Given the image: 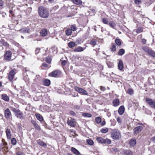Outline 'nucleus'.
Returning a JSON list of instances; mask_svg holds the SVG:
<instances>
[{
	"label": "nucleus",
	"instance_id": "12",
	"mask_svg": "<svg viewBox=\"0 0 155 155\" xmlns=\"http://www.w3.org/2000/svg\"><path fill=\"white\" fill-rule=\"evenodd\" d=\"M12 53L10 51H7L4 55V58L5 60L10 61L11 58Z\"/></svg>",
	"mask_w": 155,
	"mask_h": 155
},
{
	"label": "nucleus",
	"instance_id": "14",
	"mask_svg": "<svg viewBox=\"0 0 155 155\" xmlns=\"http://www.w3.org/2000/svg\"><path fill=\"white\" fill-rule=\"evenodd\" d=\"M143 127L141 126H138L134 128L133 130L134 133L137 134L141 132L143 129Z\"/></svg>",
	"mask_w": 155,
	"mask_h": 155
},
{
	"label": "nucleus",
	"instance_id": "17",
	"mask_svg": "<svg viewBox=\"0 0 155 155\" xmlns=\"http://www.w3.org/2000/svg\"><path fill=\"white\" fill-rule=\"evenodd\" d=\"M124 65L123 62L121 60L119 61L118 64V68L120 71H121L123 68Z\"/></svg>",
	"mask_w": 155,
	"mask_h": 155
},
{
	"label": "nucleus",
	"instance_id": "15",
	"mask_svg": "<svg viewBox=\"0 0 155 155\" xmlns=\"http://www.w3.org/2000/svg\"><path fill=\"white\" fill-rule=\"evenodd\" d=\"M5 133L7 139H10L11 138L12 136L11 132L10 129L8 128L6 129L5 130Z\"/></svg>",
	"mask_w": 155,
	"mask_h": 155
},
{
	"label": "nucleus",
	"instance_id": "20",
	"mask_svg": "<svg viewBox=\"0 0 155 155\" xmlns=\"http://www.w3.org/2000/svg\"><path fill=\"white\" fill-rule=\"evenodd\" d=\"M42 84L46 86H49L50 84V81L48 79H45L43 80Z\"/></svg>",
	"mask_w": 155,
	"mask_h": 155
},
{
	"label": "nucleus",
	"instance_id": "52",
	"mask_svg": "<svg viewBox=\"0 0 155 155\" xmlns=\"http://www.w3.org/2000/svg\"><path fill=\"white\" fill-rule=\"evenodd\" d=\"M61 64L63 66H64L65 65L66 63V61H61Z\"/></svg>",
	"mask_w": 155,
	"mask_h": 155
},
{
	"label": "nucleus",
	"instance_id": "21",
	"mask_svg": "<svg viewBox=\"0 0 155 155\" xmlns=\"http://www.w3.org/2000/svg\"><path fill=\"white\" fill-rule=\"evenodd\" d=\"M71 151L76 155H80V153L75 148L72 147L71 148Z\"/></svg>",
	"mask_w": 155,
	"mask_h": 155
},
{
	"label": "nucleus",
	"instance_id": "19",
	"mask_svg": "<svg viewBox=\"0 0 155 155\" xmlns=\"http://www.w3.org/2000/svg\"><path fill=\"white\" fill-rule=\"evenodd\" d=\"M124 107L123 106H120L118 110L119 114L120 115H122L124 113Z\"/></svg>",
	"mask_w": 155,
	"mask_h": 155
},
{
	"label": "nucleus",
	"instance_id": "2",
	"mask_svg": "<svg viewBox=\"0 0 155 155\" xmlns=\"http://www.w3.org/2000/svg\"><path fill=\"white\" fill-rule=\"evenodd\" d=\"M111 137L114 140H119L121 137L120 133L118 130L114 129L112 131Z\"/></svg>",
	"mask_w": 155,
	"mask_h": 155
},
{
	"label": "nucleus",
	"instance_id": "7",
	"mask_svg": "<svg viewBox=\"0 0 155 155\" xmlns=\"http://www.w3.org/2000/svg\"><path fill=\"white\" fill-rule=\"evenodd\" d=\"M8 144L5 141L4 139L2 140V143L0 145V151H6L8 149V147L7 146Z\"/></svg>",
	"mask_w": 155,
	"mask_h": 155
},
{
	"label": "nucleus",
	"instance_id": "61",
	"mask_svg": "<svg viewBox=\"0 0 155 155\" xmlns=\"http://www.w3.org/2000/svg\"><path fill=\"white\" fill-rule=\"evenodd\" d=\"M151 140L155 143V136L151 138Z\"/></svg>",
	"mask_w": 155,
	"mask_h": 155
},
{
	"label": "nucleus",
	"instance_id": "22",
	"mask_svg": "<svg viewBox=\"0 0 155 155\" xmlns=\"http://www.w3.org/2000/svg\"><path fill=\"white\" fill-rule=\"evenodd\" d=\"M113 105L115 107H117L119 105V100L118 99H116L114 100L113 102Z\"/></svg>",
	"mask_w": 155,
	"mask_h": 155
},
{
	"label": "nucleus",
	"instance_id": "41",
	"mask_svg": "<svg viewBox=\"0 0 155 155\" xmlns=\"http://www.w3.org/2000/svg\"><path fill=\"white\" fill-rule=\"evenodd\" d=\"M127 93L131 95L133 94L134 91L131 89L129 88L128 89L127 91Z\"/></svg>",
	"mask_w": 155,
	"mask_h": 155
},
{
	"label": "nucleus",
	"instance_id": "39",
	"mask_svg": "<svg viewBox=\"0 0 155 155\" xmlns=\"http://www.w3.org/2000/svg\"><path fill=\"white\" fill-rule=\"evenodd\" d=\"M87 143L90 145H92L94 144V142L93 140L90 139H88L87 140Z\"/></svg>",
	"mask_w": 155,
	"mask_h": 155
},
{
	"label": "nucleus",
	"instance_id": "1",
	"mask_svg": "<svg viewBox=\"0 0 155 155\" xmlns=\"http://www.w3.org/2000/svg\"><path fill=\"white\" fill-rule=\"evenodd\" d=\"M38 14L41 18H48L49 15V12L47 8L44 7L40 6L38 8Z\"/></svg>",
	"mask_w": 155,
	"mask_h": 155
},
{
	"label": "nucleus",
	"instance_id": "54",
	"mask_svg": "<svg viewBox=\"0 0 155 155\" xmlns=\"http://www.w3.org/2000/svg\"><path fill=\"white\" fill-rule=\"evenodd\" d=\"M42 66L45 68L48 67V65L46 63H45L42 64Z\"/></svg>",
	"mask_w": 155,
	"mask_h": 155
},
{
	"label": "nucleus",
	"instance_id": "6",
	"mask_svg": "<svg viewBox=\"0 0 155 155\" xmlns=\"http://www.w3.org/2000/svg\"><path fill=\"white\" fill-rule=\"evenodd\" d=\"M97 140L100 143H107L110 144L111 143V140L108 139H104L101 137H97Z\"/></svg>",
	"mask_w": 155,
	"mask_h": 155
},
{
	"label": "nucleus",
	"instance_id": "16",
	"mask_svg": "<svg viewBox=\"0 0 155 155\" xmlns=\"http://www.w3.org/2000/svg\"><path fill=\"white\" fill-rule=\"evenodd\" d=\"M32 124L34 125L35 129L38 131H39L41 130V128L37 124V123L34 120L31 121Z\"/></svg>",
	"mask_w": 155,
	"mask_h": 155
},
{
	"label": "nucleus",
	"instance_id": "59",
	"mask_svg": "<svg viewBox=\"0 0 155 155\" xmlns=\"http://www.w3.org/2000/svg\"><path fill=\"white\" fill-rule=\"evenodd\" d=\"M100 89H101V90L103 91H104L105 90V88L104 87H103L102 86H101L100 87Z\"/></svg>",
	"mask_w": 155,
	"mask_h": 155
},
{
	"label": "nucleus",
	"instance_id": "3",
	"mask_svg": "<svg viewBox=\"0 0 155 155\" xmlns=\"http://www.w3.org/2000/svg\"><path fill=\"white\" fill-rule=\"evenodd\" d=\"M11 110L15 113V116L18 118L20 119H22L24 118L23 113L19 109L12 107Z\"/></svg>",
	"mask_w": 155,
	"mask_h": 155
},
{
	"label": "nucleus",
	"instance_id": "36",
	"mask_svg": "<svg viewBox=\"0 0 155 155\" xmlns=\"http://www.w3.org/2000/svg\"><path fill=\"white\" fill-rule=\"evenodd\" d=\"M95 121L97 124H99L101 121V118L100 117H97L95 118Z\"/></svg>",
	"mask_w": 155,
	"mask_h": 155
},
{
	"label": "nucleus",
	"instance_id": "56",
	"mask_svg": "<svg viewBox=\"0 0 155 155\" xmlns=\"http://www.w3.org/2000/svg\"><path fill=\"white\" fill-rule=\"evenodd\" d=\"M4 5V2L2 0H0V6H2Z\"/></svg>",
	"mask_w": 155,
	"mask_h": 155
},
{
	"label": "nucleus",
	"instance_id": "34",
	"mask_svg": "<svg viewBox=\"0 0 155 155\" xmlns=\"http://www.w3.org/2000/svg\"><path fill=\"white\" fill-rule=\"evenodd\" d=\"M75 45V43L73 41L70 42L68 43V45L70 48L74 47Z\"/></svg>",
	"mask_w": 155,
	"mask_h": 155
},
{
	"label": "nucleus",
	"instance_id": "60",
	"mask_svg": "<svg viewBox=\"0 0 155 155\" xmlns=\"http://www.w3.org/2000/svg\"><path fill=\"white\" fill-rule=\"evenodd\" d=\"M105 124V120L103 121L101 123V124L102 126H104Z\"/></svg>",
	"mask_w": 155,
	"mask_h": 155
},
{
	"label": "nucleus",
	"instance_id": "37",
	"mask_svg": "<svg viewBox=\"0 0 155 155\" xmlns=\"http://www.w3.org/2000/svg\"><path fill=\"white\" fill-rule=\"evenodd\" d=\"M97 41L95 39H92L90 42V44L94 46L96 44Z\"/></svg>",
	"mask_w": 155,
	"mask_h": 155
},
{
	"label": "nucleus",
	"instance_id": "23",
	"mask_svg": "<svg viewBox=\"0 0 155 155\" xmlns=\"http://www.w3.org/2000/svg\"><path fill=\"white\" fill-rule=\"evenodd\" d=\"M71 1L74 4L78 5H81L82 4V2L81 0H71Z\"/></svg>",
	"mask_w": 155,
	"mask_h": 155
},
{
	"label": "nucleus",
	"instance_id": "62",
	"mask_svg": "<svg viewBox=\"0 0 155 155\" xmlns=\"http://www.w3.org/2000/svg\"><path fill=\"white\" fill-rule=\"evenodd\" d=\"M149 20V19L147 18H144L143 19V20H144V21H145V20L148 21Z\"/></svg>",
	"mask_w": 155,
	"mask_h": 155
},
{
	"label": "nucleus",
	"instance_id": "27",
	"mask_svg": "<svg viewBox=\"0 0 155 155\" xmlns=\"http://www.w3.org/2000/svg\"><path fill=\"white\" fill-rule=\"evenodd\" d=\"M84 50L83 48L81 47H78L74 49V51L75 52H79L83 51Z\"/></svg>",
	"mask_w": 155,
	"mask_h": 155
},
{
	"label": "nucleus",
	"instance_id": "18",
	"mask_svg": "<svg viewBox=\"0 0 155 155\" xmlns=\"http://www.w3.org/2000/svg\"><path fill=\"white\" fill-rule=\"evenodd\" d=\"M48 33V31L45 28H43L42 29L40 32L41 35V36L43 37L46 36Z\"/></svg>",
	"mask_w": 155,
	"mask_h": 155
},
{
	"label": "nucleus",
	"instance_id": "28",
	"mask_svg": "<svg viewBox=\"0 0 155 155\" xmlns=\"http://www.w3.org/2000/svg\"><path fill=\"white\" fill-rule=\"evenodd\" d=\"M136 143V140L134 139L131 140L129 142L130 145L132 147H133L135 145Z\"/></svg>",
	"mask_w": 155,
	"mask_h": 155
},
{
	"label": "nucleus",
	"instance_id": "8",
	"mask_svg": "<svg viewBox=\"0 0 155 155\" xmlns=\"http://www.w3.org/2000/svg\"><path fill=\"white\" fill-rule=\"evenodd\" d=\"M4 116L5 118L8 120H12V115L10 110L8 108H6L4 111Z\"/></svg>",
	"mask_w": 155,
	"mask_h": 155
},
{
	"label": "nucleus",
	"instance_id": "44",
	"mask_svg": "<svg viewBox=\"0 0 155 155\" xmlns=\"http://www.w3.org/2000/svg\"><path fill=\"white\" fill-rule=\"evenodd\" d=\"M115 43H116L118 45H121V41L119 39H117L115 40Z\"/></svg>",
	"mask_w": 155,
	"mask_h": 155
},
{
	"label": "nucleus",
	"instance_id": "25",
	"mask_svg": "<svg viewBox=\"0 0 155 155\" xmlns=\"http://www.w3.org/2000/svg\"><path fill=\"white\" fill-rule=\"evenodd\" d=\"M37 143L38 144L42 147H46L47 145L45 143L43 142L40 140H37Z\"/></svg>",
	"mask_w": 155,
	"mask_h": 155
},
{
	"label": "nucleus",
	"instance_id": "4",
	"mask_svg": "<svg viewBox=\"0 0 155 155\" xmlns=\"http://www.w3.org/2000/svg\"><path fill=\"white\" fill-rule=\"evenodd\" d=\"M142 49L149 55L153 57H155V52L152 49H150L149 47L144 46L142 48Z\"/></svg>",
	"mask_w": 155,
	"mask_h": 155
},
{
	"label": "nucleus",
	"instance_id": "10",
	"mask_svg": "<svg viewBox=\"0 0 155 155\" xmlns=\"http://www.w3.org/2000/svg\"><path fill=\"white\" fill-rule=\"evenodd\" d=\"M67 123L68 125L73 127H74L76 125V122L75 119L71 118V117H69L68 118L67 120Z\"/></svg>",
	"mask_w": 155,
	"mask_h": 155
},
{
	"label": "nucleus",
	"instance_id": "53",
	"mask_svg": "<svg viewBox=\"0 0 155 155\" xmlns=\"http://www.w3.org/2000/svg\"><path fill=\"white\" fill-rule=\"evenodd\" d=\"M135 2L136 4H139L141 3L140 0H135Z\"/></svg>",
	"mask_w": 155,
	"mask_h": 155
},
{
	"label": "nucleus",
	"instance_id": "43",
	"mask_svg": "<svg viewBox=\"0 0 155 155\" xmlns=\"http://www.w3.org/2000/svg\"><path fill=\"white\" fill-rule=\"evenodd\" d=\"M51 58L49 57H47L46 58V61L48 63H51Z\"/></svg>",
	"mask_w": 155,
	"mask_h": 155
},
{
	"label": "nucleus",
	"instance_id": "24",
	"mask_svg": "<svg viewBox=\"0 0 155 155\" xmlns=\"http://www.w3.org/2000/svg\"><path fill=\"white\" fill-rule=\"evenodd\" d=\"M2 98L6 101H8L9 100L8 97L5 94H3L2 95Z\"/></svg>",
	"mask_w": 155,
	"mask_h": 155
},
{
	"label": "nucleus",
	"instance_id": "47",
	"mask_svg": "<svg viewBox=\"0 0 155 155\" xmlns=\"http://www.w3.org/2000/svg\"><path fill=\"white\" fill-rule=\"evenodd\" d=\"M71 31L72 30L74 31H75L76 30V27L75 25H72L71 26Z\"/></svg>",
	"mask_w": 155,
	"mask_h": 155
},
{
	"label": "nucleus",
	"instance_id": "49",
	"mask_svg": "<svg viewBox=\"0 0 155 155\" xmlns=\"http://www.w3.org/2000/svg\"><path fill=\"white\" fill-rule=\"evenodd\" d=\"M117 120L118 122L119 123H121L122 120L120 117H118L117 118Z\"/></svg>",
	"mask_w": 155,
	"mask_h": 155
},
{
	"label": "nucleus",
	"instance_id": "13",
	"mask_svg": "<svg viewBox=\"0 0 155 155\" xmlns=\"http://www.w3.org/2000/svg\"><path fill=\"white\" fill-rule=\"evenodd\" d=\"M16 70L15 69L11 70L9 72L8 75V79L10 81L13 80L14 76L16 73Z\"/></svg>",
	"mask_w": 155,
	"mask_h": 155
},
{
	"label": "nucleus",
	"instance_id": "30",
	"mask_svg": "<svg viewBox=\"0 0 155 155\" xmlns=\"http://www.w3.org/2000/svg\"><path fill=\"white\" fill-rule=\"evenodd\" d=\"M124 153L126 155H132L133 153L130 150H125L124 151Z\"/></svg>",
	"mask_w": 155,
	"mask_h": 155
},
{
	"label": "nucleus",
	"instance_id": "48",
	"mask_svg": "<svg viewBox=\"0 0 155 155\" xmlns=\"http://www.w3.org/2000/svg\"><path fill=\"white\" fill-rule=\"evenodd\" d=\"M24 153L21 151H18L16 153V155H24Z\"/></svg>",
	"mask_w": 155,
	"mask_h": 155
},
{
	"label": "nucleus",
	"instance_id": "58",
	"mask_svg": "<svg viewBox=\"0 0 155 155\" xmlns=\"http://www.w3.org/2000/svg\"><path fill=\"white\" fill-rule=\"evenodd\" d=\"M70 113L73 116H75L76 114L73 111H70Z\"/></svg>",
	"mask_w": 155,
	"mask_h": 155
},
{
	"label": "nucleus",
	"instance_id": "35",
	"mask_svg": "<svg viewBox=\"0 0 155 155\" xmlns=\"http://www.w3.org/2000/svg\"><path fill=\"white\" fill-rule=\"evenodd\" d=\"M108 129L107 128L105 127L102 128L101 130V132L102 133H106L108 132Z\"/></svg>",
	"mask_w": 155,
	"mask_h": 155
},
{
	"label": "nucleus",
	"instance_id": "64",
	"mask_svg": "<svg viewBox=\"0 0 155 155\" xmlns=\"http://www.w3.org/2000/svg\"><path fill=\"white\" fill-rule=\"evenodd\" d=\"M48 1L51 3H53L54 1V0H48Z\"/></svg>",
	"mask_w": 155,
	"mask_h": 155
},
{
	"label": "nucleus",
	"instance_id": "55",
	"mask_svg": "<svg viewBox=\"0 0 155 155\" xmlns=\"http://www.w3.org/2000/svg\"><path fill=\"white\" fill-rule=\"evenodd\" d=\"M39 77L40 76L39 75H36L35 76V79L34 80L35 81H36L37 80H38L39 78Z\"/></svg>",
	"mask_w": 155,
	"mask_h": 155
},
{
	"label": "nucleus",
	"instance_id": "46",
	"mask_svg": "<svg viewBox=\"0 0 155 155\" xmlns=\"http://www.w3.org/2000/svg\"><path fill=\"white\" fill-rule=\"evenodd\" d=\"M111 50L113 51H115L116 49V45H112L111 47Z\"/></svg>",
	"mask_w": 155,
	"mask_h": 155
},
{
	"label": "nucleus",
	"instance_id": "33",
	"mask_svg": "<svg viewBox=\"0 0 155 155\" xmlns=\"http://www.w3.org/2000/svg\"><path fill=\"white\" fill-rule=\"evenodd\" d=\"M82 116L87 117H92V115L89 113H84L82 114Z\"/></svg>",
	"mask_w": 155,
	"mask_h": 155
},
{
	"label": "nucleus",
	"instance_id": "9",
	"mask_svg": "<svg viewBox=\"0 0 155 155\" xmlns=\"http://www.w3.org/2000/svg\"><path fill=\"white\" fill-rule=\"evenodd\" d=\"M145 101L152 108L155 109V101L149 97H146Z\"/></svg>",
	"mask_w": 155,
	"mask_h": 155
},
{
	"label": "nucleus",
	"instance_id": "50",
	"mask_svg": "<svg viewBox=\"0 0 155 155\" xmlns=\"http://www.w3.org/2000/svg\"><path fill=\"white\" fill-rule=\"evenodd\" d=\"M40 50V48H38L35 50V52L36 54L38 53Z\"/></svg>",
	"mask_w": 155,
	"mask_h": 155
},
{
	"label": "nucleus",
	"instance_id": "51",
	"mask_svg": "<svg viewBox=\"0 0 155 155\" xmlns=\"http://www.w3.org/2000/svg\"><path fill=\"white\" fill-rule=\"evenodd\" d=\"M26 11L29 13H30L31 12V7L28 8L27 9Z\"/></svg>",
	"mask_w": 155,
	"mask_h": 155
},
{
	"label": "nucleus",
	"instance_id": "45",
	"mask_svg": "<svg viewBox=\"0 0 155 155\" xmlns=\"http://www.w3.org/2000/svg\"><path fill=\"white\" fill-rule=\"evenodd\" d=\"M102 21L104 23L106 24H107L108 23V20L106 18H104L102 19Z\"/></svg>",
	"mask_w": 155,
	"mask_h": 155
},
{
	"label": "nucleus",
	"instance_id": "42",
	"mask_svg": "<svg viewBox=\"0 0 155 155\" xmlns=\"http://www.w3.org/2000/svg\"><path fill=\"white\" fill-rule=\"evenodd\" d=\"M143 31V29L141 27L138 28L136 30V32L137 33H140Z\"/></svg>",
	"mask_w": 155,
	"mask_h": 155
},
{
	"label": "nucleus",
	"instance_id": "31",
	"mask_svg": "<svg viewBox=\"0 0 155 155\" xmlns=\"http://www.w3.org/2000/svg\"><path fill=\"white\" fill-rule=\"evenodd\" d=\"M19 31L21 33H29L30 31V30L28 29H27L24 28L19 30Z\"/></svg>",
	"mask_w": 155,
	"mask_h": 155
},
{
	"label": "nucleus",
	"instance_id": "11",
	"mask_svg": "<svg viewBox=\"0 0 155 155\" xmlns=\"http://www.w3.org/2000/svg\"><path fill=\"white\" fill-rule=\"evenodd\" d=\"M75 90L80 94L83 95H88L87 92L84 89L80 88L78 87H74Z\"/></svg>",
	"mask_w": 155,
	"mask_h": 155
},
{
	"label": "nucleus",
	"instance_id": "26",
	"mask_svg": "<svg viewBox=\"0 0 155 155\" xmlns=\"http://www.w3.org/2000/svg\"><path fill=\"white\" fill-rule=\"evenodd\" d=\"M35 116L37 119L40 121H42L43 120V118L41 115L39 114H36Z\"/></svg>",
	"mask_w": 155,
	"mask_h": 155
},
{
	"label": "nucleus",
	"instance_id": "57",
	"mask_svg": "<svg viewBox=\"0 0 155 155\" xmlns=\"http://www.w3.org/2000/svg\"><path fill=\"white\" fill-rule=\"evenodd\" d=\"M141 42L143 44H145L146 43V40L144 39H141Z\"/></svg>",
	"mask_w": 155,
	"mask_h": 155
},
{
	"label": "nucleus",
	"instance_id": "40",
	"mask_svg": "<svg viewBox=\"0 0 155 155\" xmlns=\"http://www.w3.org/2000/svg\"><path fill=\"white\" fill-rule=\"evenodd\" d=\"M16 140L15 138H13L11 139V143L12 145H15L16 144Z\"/></svg>",
	"mask_w": 155,
	"mask_h": 155
},
{
	"label": "nucleus",
	"instance_id": "63",
	"mask_svg": "<svg viewBox=\"0 0 155 155\" xmlns=\"http://www.w3.org/2000/svg\"><path fill=\"white\" fill-rule=\"evenodd\" d=\"M111 115L110 113H108L107 114V116L108 117H110Z\"/></svg>",
	"mask_w": 155,
	"mask_h": 155
},
{
	"label": "nucleus",
	"instance_id": "5",
	"mask_svg": "<svg viewBox=\"0 0 155 155\" xmlns=\"http://www.w3.org/2000/svg\"><path fill=\"white\" fill-rule=\"evenodd\" d=\"M50 76L55 78H59L62 76V73L59 70H56L52 71L49 74Z\"/></svg>",
	"mask_w": 155,
	"mask_h": 155
},
{
	"label": "nucleus",
	"instance_id": "29",
	"mask_svg": "<svg viewBox=\"0 0 155 155\" xmlns=\"http://www.w3.org/2000/svg\"><path fill=\"white\" fill-rule=\"evenodd\" d=\"M109 25L110 27L113 28H115L116 26V24L114 22L112 21H111L109 22Z\"/></svg>",
	"mask_w": 155,
	"mask_h": 155
},
{
	"label": "nucleus",
	"instance_id": "38",
	"mask_svg": "<svg viewBox=\"0 0 155 155\" xmlns=\"http://www.w3.org/2000/svg\"><path fill=\"white\" fill-rule=\"evenodd\" d=\"M125 52L124 50L123 49H120L119 50L118 54L119 55H123Z\"/></svg>",
	"mask_w": 155,
	"mask_h": 155
},
{
	"label": "nucleus",
	"instance_id": "32",
	"mask_svg": "<svg viewBox=\"0 0 155 155\" xmlns=\"http://www.w3.org/2000/svg\"><path fill=\"white\" fill-rule=\"evenodd\" d=\"M72 33V31L69 28L68 29L65 31V34L68 36L70 35H71Z\"/></svg>",
	"mask_w": 155,
	"mask_h": 155
}]
</instances>
